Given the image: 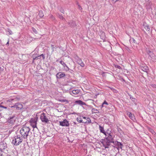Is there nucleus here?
Here are the masks:
<instances>
[{"mask_svg":"<svg viewBox=\"0 0 156 156\" xmlns=\"http://www.w3.org/2000/svg\"><path fill=\"white\" fill-rule=\"evenodd\" d=\"M30 129L29 127L23 126L20 130L21 136L24 139H27L30 133Z\"/></svg>","mask_w":156,"mask_h":156,"instance_id":"f257e3e1","label":"nucleus"},{"mask_svg":"<svg viewBox=\"0 0 156 156\" xmlns=\"http://www.w3.org/2000/svg\"><path fill=\"white\" fill-rule=\"evenodd\" d=\"M23 140L22 138L18 136H15L13 139L12 143L14 145L17 146L22 143Z\"/></svg>","mask_w":156,"mask_h":156,"instance_id":"f03ea898","label":"nucleus"},{"mask_svg":"<svg viewBox=\"0 0 156 156\" xmlns=\"http://www.w3.org/2000/svg\"><path fill=\"white\" fill-rule=\"evenodd\" d=\"M48 116L45 113H42L40 116V119L42 122L48 124L49 123V120L48 119Z\"/></svg>","mask_w":156,"mask_h":156,"instance_id":"7ed1b4c3","label":"nucleus"},{"mask_svg":"<svg viewBox=\"0 0 156 156\" xmlns=\"http://www.w3.org/2000/svg\"><path fill=\"white\" fill-rule=\"evenodd\" d=\"M107 134H108V136L105 138L106 143H114L112 136L110 134V133L107 132Z\"/></svg>","mask_w":156,"mask_h":156,"instance_id":"20e7f679","label":"nucleus"},{"mask_svg":"<svg viewBox=\"0 0 156 156\" xmlns=\"http://www.w3.org/2000/svg\"><path fill=\"white\" fill-rule=\"evenodd\" d=\"M74 58L76 59V62L79 65L82 67L84 66L85 65L84 63L83 62L81 59L78 56H75Z\"/></svg>","mask_w":156,"mask_h":156,"instance_id":"39448f33","label":"nucleus"},{"mask_svg":"<svg viewBox=\"0 0 156 156\" xmlns=\"http://www.w3.org/2000/svg\"><path fill=\"white\" fill-rule=\"evenodd\" d=\"M7 148V144L4 141L0 142V150L2 151L3 152H4V151Z\"/></svg>","mask_w":156,"mask_h":156,"instance_id":"423d86ee","label":"nucleus"},{"mask_svg":"<svg viewBox=\"0 0 156 156\" xmlns=\"http://www.w3.org/2000/svg\"><path fill=\"white\" fill-rule=\"evenodd\" d=\"M59 124L62 126H69V122L67 120L64 119L62 121L59 122Z\"/></svg>","mask_w":156,"mask_h":156,"instance_id":"0eeeda50","label":"nucleus"},{"mask_svg":"<svg viewBox=\"0 0 156 156\" xmlns=\"http://www.w3.org/2000/svg\"><path fill=\"white\" fill-rule=\"evenodd\" d=\"M31 125L34 128L37 127V119H31L30 120Z\"/></svg>","mask_w":156,"mask_h":156,"instance_id":"6e6552de","label":"nucleus"},{"mask_svg":"<svg viewBox=\"0 0 156 156\" xmlns=\"http://www.w3.org/2000/svg\"><path fill=\"white\" fill-rule=\"evenodd\" d=\"M23 107V105L19 103H16L15 105L11 107V108H16L18 110L21 109Z\"/></svg>","mask_w":156,"mask_h":156,"instance_id":"1a4fd4ad","label":"nucleus"},{"mask_svg":"<svg viewBox=\"0 0 156 156\" xmlns=\"http://www.w3.org/2000/svg\"><path fill=\"white\" fill-rule=\"evenodd\" d=\"M147 52L150 56L151 58L153 61H154L156 59V56L152 52L149 51Z\"/></svg>","mask_w":156,"mask_h":156,"instance_id":"9d476101","label":"nucleus"},{"mask_svg":"<svg viewBox=\"0 0 156 156\" xmlns=\"http://www.w3.org/2000/svg\"><path fill=\"white\" fill-rule=\"evenodd\" d=\"M14 115H13L11 117H9L8 119V122L10 123H13L15 121V119H14Z\"/></svg>","mask_w":156,"mask_h":156,"instance_id":"9b49d317","label":"nucleus"},{"mask_svg":"<svg viewBox=\"0 0 156 156\" xmlns=\"http://www.w3.org/2000/svg\"><path fill=\"white\" fill-rule=\"evenodd\" d=\"M116 145L117 147L116 148L118 150H119V148L122 149L123 146V145L121 143L119 142L118 141H117L116 143Z\"/></svg>","mask_w":156,"mask_h":156,"instance_id":"f8f14e48","label":"nucleus"},{"mask_svg":"<svg viewBox=\"0 0 156 156\" xmlns=\"http://www.w3.org/2000/svg\"><path fill=\"white\" fill-rule=\"evenodd\" d=\"M65 75L63 73H58L56 75L57 77L58 78H60L65 76Z\"/></svg>","mask_w":156,"mask_h":156,"instance_id":"ddd939ff","label":"nucleus"},{"mask_svg":"<svg viewBox=\"0 0 156 156\" xmlns=\"http://www.w3.org/2000/svg\"><path fill=\"white\" fill-rule=\"evenodd\" d=\"M99 128L101 132L104 133L106 136H107V133L104 131L103 127L101 126H99Z\"/></svg>","mask_w":156,"mask_h":156,"instance_id":"4468645a","label":"nucleus"},{"mask_svg":"<svg viewBox=\"0 0 156 156\" xmlns=\"http://www.w3.org/2000/svg\"><path fill=\"white\" fill-rule=\"evenodd\" d=\"M75 103L81 105H86V104L85 102L82 101H81L80 100L76 101H75Z\"/></svg>","mask_w":156,"mask_h":156,"instance_id":"2eb2a0df","label":"nucleus"},{"mask_svg":"<svg viewBox=\"0 0 156 156\" xmlns=\"http://www.w3.org/2000/svg\"><path fill=\"white\" fill-rule=\"evenodd\" d=\"M69 24L71 27H73L76 25L75 23L73 20H71L69 22Z\"/></svg>","mask_w":156,"mask_h":156,"instance_id":"dca6fc26","label":"nucleus"},{"mask_svg":"<svg viewBox=\"0 0 156 156\" xmlns=\"http://www.w3.org/2000/svg\"><path fill=\"white\" fill-rule=\"evenodd\" d=\"M127 114L129 115V118L132 120H133L134 119H135L134 115H132L130 112H128L127 113Z\"/></svg>","mask_w":156,"mask_h":156,"instance_id":"f3484780","label":"nucleus"},{"mask_svg":"<svg viewBox=\"0 0 156 156\" xmlns=\"http://www.w3.org/2000/svg\"><path fill=\"white\" fill-rule=\"evenodd\" d=\"M152 3L151 2H147V3L146 6L147 9L151 8Z\"/></svg>","mask_w":156,"mask_h":156,"instance_id":"a211bd4d","label":"nucleus"},{"mask_svg":"<svg viewBox=\"0 0 156 156\" xmlns=\"http://www.w3.org/2000/svg\"><path fill=\"white\" fill-rule=\"evenodd\" d=\"M144 72H147L148 70V68L146 66H141L140 68Z\"/></svg>","mask_w":156,"mask_h":156,"instance_id":"6ab92c4d","label":"nucleus"},{"mask_svg":"<svg viewBox=\"0 0 156 156\" xmlns=\"http://www.w3.org/2000/svg\"><path fill=\"white\" fill-rule=\"evenodd\" d=\"M143 26L144 27V29H145L147 31H150V28L148 25L144 24Z\"/></svg>","mask_w":156,"mask_h":156,"instance_id":"aec40b11","label":"nucleus"},{"mask_svg":"<svg viewBox=\"0 0 156 156\" xmlns=\"http://www.w3.org/2000/svg\"><path fill=\"white\" fill-rule=\"evenodd\" d=\"M77 121L80 123L84 122L85 123H86L87 122V121L86 122H83V120L81 118L79 117L77 118L76 119Z\"/></svg>","mask_w":156,"mask_h":156,"instance_id":"412c9836","label":"nucleus"},{"mask_svg":"<svg viewBox=\"0 0 156 156\" xmlns=\"http://www.w3.org/2000/svg\"><path fill=\"white\" fill-rule=\"evenodd\" d=\"M38 16L40 17H42L44 16V14L43 12L42 11L40 10L39 11Z\"/></svg>","mask_w":156,"mask_h":156,"instance_id":"4be33fe9","label":"nucleus"},{"mask_svg":"<svg viewBox=\"0 0 156 156\" xmlns=\"http://www.w3.org/2000/svg\"><path fill=\"white\" fill-rule=\"evenodd\" d=\"M72 92L73 94H76L79 93V90H73Z\"/></svg>","mask_w":156,"mask_h":156,"instance_id":"5701e85b","label":"nucleus"},{"mask_svg":"<svg viewBox=\"0 0 156 156\" xmlns=\"http://www.w3.org/2000/svg\"><path fill=\"white\" fill-rule=\"evenodd\" d=\"M130 42V43H134L136 44V41L133 38H131L130 40H129Z\"/></svg>","mask_w":156,"mask_h":156,"instance_id":"b1692460","label":"nucleus"},{"mask_svg":"<svg viewBox=\"0 0 156 156\" xmlns=\"http://www.w3.org/2000/svg\"><path fill=\"white\" fill-rule=\"evenodd\" d=\"M60 63L62 64L64 67L66 66L67 67H68L66 64L62 61H60L59 62Z\"/></svg>","mask_w":156,"mask_h":156,"instance_id":"393cba45","label":"nucleus"},{"mask_svg":"<svg viewBox=\"0 0 156 156\" xmlns=\"http://www.w3.org/2000/svg\"><path fill=\"white\" fill-rule=\"evenodd\" d=\"M58 17L61 20H65V19L64 18L62 15H58Z\"/></svg>","mask_w":156,"mask_h":156,"instance_id":"a878e982","label":"nucleus"},{"mask_svg":"<svg viewBox=\"0 0 156 156\" xmlns=\"http://www.w3.org/2000/svg\"><path fill=\"white\" fill-rule=\"evenodd\" d=\"M92 112H94L95 113H97L98 112V110L97 109H95V108L92 109Z\"/></svg>","mask_w":156,"mask_h":156,"instance_id":"bb28decb","label":"nucleus"},{"mask_svg":"<svg viewBox=\"0 0 156 156\" xmlns=\"http://www.w3.org/2000/svg\"><path fill=\"white\" fill-rule=\"evenodd\" d=\"M104 146L106 148H108V146L109 145V143H106V144H103Z\"/></svg>","mask_w":156,"mask_h":156,"instance_id":"cd10ccee","label":"nucleus"},{"mask_svg":"<svg viewBox=\"0 0 156 156\" xmlns=\"http://www.w3.org/2000/svg\"><path fill=\"white\" fill-rule=\"evenodd\" d=\"M1 108H4L5 109H6L7 108V107L4 106L3 105H1V104H0V111L2 110V109Z\"/></svg>","mask_w":156,"mask_h":156,"instance_id":"c85d7f7f","label":"nucleus"},{"mask_svg":"<svg viewBox=\"0 0 156 156\" xmlns=\"http://www.w3.org/2000/svg\"><path fill=\"white\" fill-rule=\"evenodd\" d=\"M32 30L35 34H37V30L34 28L32 27Z\"/></svg>","mask_w":156,"mask_h":156,"instance_id":"c756f323","label":"nucleus"},{"mask_svg":"<svg viewBox=\"0 0 156 156\" xmlns=\"http://www.w3.org/2000/svg\"><path fill=\"white\" fill-rule=\"evenodd\" d=\"M41 58L40 55L36 57L35 58H34V60L40 59Z\"/></svg>","mask_w":156,"mask_h":156,"instance_id":"7c9ffc66","label":"nucleus"},{"mask_svg":"<svg viewBox=\"0 0 156 156\" xmlns=\"http://www.w3.org/2000/svg\"><path fill=\"white\" fill-rule=\"evenodd\" d=\"M86 119L88 123H91V120L89 117L87 118Z\"/></svg>","mask_w":156,"mask_h":156,"instance_id":"2f4dec72","label":"nucleus"},{"mask_svg":"<svg viewBox=\"0 0 156 156\" xmlns=\"http://www.w3.org/2000/svg\"><path fill=\"white\" fill-rule=\"evenodd\" d=\"M151 86L152 87L154 88H156V85L153 84H151Z\"/></svg>","mask_w":156,"mask_h":156,"instance_id":"473e14b6","label":"nucleus"},{"mask_svg":"<svg viewBox=\"0 0 156 156\" xmlns=\"http://www.w3.org/2000/svg\"><path fill=\"white\" fill-rule=\"evenodd\" d=\"M8 32L9 33V34H12V31L10 30H9L8 31Z\"/></svg>","mask_w":156,"mask_h":156,"instance_id":"72a5a7b5","label":"nucleus"},{"mask_svg":"<svg viewBox=\"0 0 156 156\" xmlns=\"http://www.w3.org/2000/svg\"><path fill=\"white\" fill-rule=\"evenodd\" d=\"M51 48H52V51H54V46L53 45H51Z\"/></svg>","mask_w":156,"mask_h":156,"instance_id":"f704fd0d","label":"nucleus"},{"mask_svg":"<svg viewBox=\"0 0 156 156\" xmlns=\"http://www.w3.org/2000/svg\"><path fill=\"white\" fill-rule=\"evenodd\" d=\"M103 104L106 105H108V103L106 101H104L103 102Z\"/></svg>","mask_w":156,"mask_h":156,"instance_id":"c9c22d12","label":"nucleus"},{"mask_svg":"<svg viewBox=\"0 0 156 156\" xmlns=\"http://www.w3.org/2000/svg\"><path fill=\"white\" fill-rule=\"evenodd\" d=\"M40 56L41 57L42 56L43 59H45V57L43 54H42L41 55H40Z\"/></svg>","mask_w":156,"mask_h":156,"instance_id":"e433bc0d","label":"nucleus"},{"mask_svg":"<svg viewBox=\"0 0 156 156\" xmlns=\"http://www.w3.org/2000/svg\"><path fill=\"white\" fill-rule=\"evenodd\" d=\"M3 152L2 151L0 150V156H2L3 154Z\"/></svg>","mask_w":156,"mask_h":156,"instance_id":"4c0bfd02","label":"nucleus"},{"mask_svg":"<svg viewBox=\"0 0 156 156\" xmlns=\"http://www.w3.org/2000/svg\"><path fill=\"white\" fill-rule=\"evenodd\" d=\"M130 98L131 99H132V100L133 101H135V99L134 98H132L131 96H130Z\"/></svg>","mask_w":156,"mask_h":156,"instance_id":"58836bf2","label":"nucleus"},{"mask_svg":"<svg viewBox=\"0 0 156 156\" xmlns=\"http://www.w3.org/2000/svg\"><path fill=\"white\" fill-rule=\"evenodd\" d=\"M152 133L154 134V133H155L154 131L152 129H151L150 131Z\"/></svg>","mask_w":156,"mask_h":156,"instance_id":"ea45409f","label":"nucleus"},{"mask_svg":"<svg viewBox=\"0 0 156 156\" xmlns=\"http://www.w3.org/2000/svg\"><path fill=\"white\" fill-rule=\"evenodd\" d=\"M117 67L119 69H120L121 68V67L119 66H117Z\"/></svg>","mask_w":156,"mask_h":156,"instance_id":"a19ab883","label":"nucleus"},{"mask_svg":"<svg viewBox=\"0 0 156 156\" xmlns=\"http://www.w3.org/2000/svg\"><path fill=\"white\" fill-rule=\"evenodd\" d=\"M104 104H103V103H102V105H101V107L102 108L104 107H106V106H105L104 105Z\"/></svg>","mask_w":156,"mask_h":156,"instance_id":"79ce46f5","label":"nucleus"},{"mask_svg":"<svg viewBox=\"0 0 156 156\" xmlns=\"http://www.w3.org/2000/svg\"><path fill=\"white\" fill-rule=\"evenodd\" d=\"M66 101H67V100H62V102H65Z\"/></svg>","mask_w":156,"mask_h":156,"instance_id":"37998d69","label":"nucleus"},{"mask_svg":"<svg viewBox=\"0 0 156 156\" xmlns=\"http://www.w3.org/2000/svg\"><path fill=\"white\" fill-rule=\"evenodd\" d=\"M13 100V99H9V100H8V101L9 102H10V101H12Z\"/></svg>","mask_w":156,"mask_h":156,"instance_id":"c03bdc74","label":"nucleus"},{"mask_svg":"<svg viewBox=\"0 0 156 156\" xmlns=\"http://www.w3.org/2000/svg\"><path fill=\"white\" fill-rule=\"evenodd\" d=\"M9 39L8 42H7V43L6 44V45H7V44H9Z\"/></svg>","mask_w":156,"mask_h":156,"instance_id":"a18cd8bd","label":"nucleus"},{"mask_svg":"<svg viewBox=\"0 0 156 156\" xmlns=\"http://www.w3.org/2000/svg\"><path fill=\"white\" fill-rule=\"evenodd\" d=\"M83 119H87V118L86 117H83Z\"/></svg>","mask_w":156,"mask_h":156,"instance_id":"49530a36","label":"nucleus"},{"mask_svg":"<svg viewBox=\"0 0 156 156\" xmlns=\"http://www.w3.org/2000/svg\"><path fill=\"white\" fill-rule=\"evenodd\" d=\"M61 12L62 13H64V10H62V11Z\"/></svg>","mask_w":156,"mask_h":156,"instance_id":"de8ad7c7","label":"nucleus"},{"mask_svg":"<svg viewBox=\"0 0 156 156\" xmlns=\"http://www.w3.org/2000/svg\"><path fill=\"white\" fill-rule=\"evenodd\" d=\"M34 60H34V59H33V61H32V63H34Z\"/></svg>","mask_w":156,"mask_h":156,"instance_id":"09e8293b","label":"nucleus"},{"mask_svg":"<svg viewBox=\"0 0 156 156\" xmlns=\"http://www.w3.org/2000/svg\"><path fill=\"white\" fill-rule=\"evenodd\" d=\"M114 0L115 1V2H116V1H117L118 0Z\"/></svg>","mask_w":156,"mask_h":156,"instance_id":"8fccbe9b","label":"nucleus"},{"mask_svg":"<svg viewBox=\"0 0 156 156\" xmlns=\"http://www.w3.org/2000/svg\"><path fill=\"white\" fill-rule=\"evenodd\" d=\"M154 140H155V141H156V138H155L154 139Z\"/></svg>","mask_w":156,"mask_h":156,"instance_id":"3c124183","label":"nucleus"},{"mask_svg":"<svg viewBox=\"0 0 156 156\" xmlns=\"http://www.w3.org/2000/svg\"><path fill=\"white\" fill-rule=\"evenodd\" d=\"M146 1H148L149 0H145Z\"/></svg>","mask_w":156,"mask_h":156,"instance_id":"603ef678","label":"nucleus"}]
</instances>
